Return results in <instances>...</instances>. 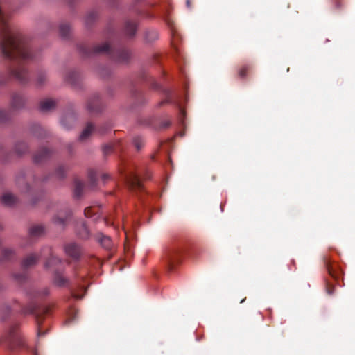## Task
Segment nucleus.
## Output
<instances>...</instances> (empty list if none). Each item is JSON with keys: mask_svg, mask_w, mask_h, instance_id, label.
Listing matches in <instances>:
<instances>
[{"mask_svg": "<svg viewBox=\"0 0 355 355\" xmlns=\"http://www.w3.org/2000/svg\"><path fill=\"white\" fill-rule=\"evenodd\" d=\"M44 230L42 226L36 225L31 227L30 233L33 236H39L43 232Z\"/></svg>", "mask_w": 355, "mask_h": 355, "instance_id": "7", "label": "nucleus"}, {"mask_svg": "<svg viewBox=\"0 0 355 355\" xmlns=\"http://www.w3.org/2000/svg\"><path fill=\"white\" fill-rule=\"evenodd\" d=\"M93 130H94L93 125L91 123L87 124L80 135V139L82 140L87 139L88 137V136L93 132Z\"/></svg>", "mask_w": 355, "mask_h": 355, "instance_id": "5", "label": "nucleus"}, {"mask_svg": "<svg viewBox=\"0 0 355 355\" xmlns=\"http://www.w3.org/2000/svg\"><path fill=\"white\" fill-rule=\"evenodd\" d=\"M0 47L5 57L13 60H26L30 50L23 38L8 24V16L0 8Z\"/></svg>", "mask_w": 355, "mask_h": 355, "instance_id": "1", "label": "nucleus"}, {"mask_svg": "<svg viewBox=\"0 0 355 355\" xmlns=\"http://www.w3.org/2000/svg\"><path fill=\"white\" fill-rule=\"evenodd\" d=\"M55 106V101L52 99H46L41 102L40 108L44 110H49Z\"/></svg>", "mask_w": 355, "mask_h": 355, "instance_id": "4", "label": "nucleus"}, {"mask_svg": "<svg viewBox=\"0 0 355 355\" xmlns=\"http://www.w3.org/2000/svg\"><path fill=\"white\" fill-rule=\"evenodd\" d=\"M99 242L105 248H109L111 247L112 242H111V239H110V237H107L105 236H102L99 239Z\"/></svg>", "mask_w": 355, "mask_h": 355, "instance_id": "6", "label": "nucleus"}, {"mask_svg": "<svg viewBox=\"0 0 355 355\" xmlns=\"http://www.w3.org/2000/svg\"><path fill=\"white\" fill-rule=\"evenodd\" d=\"M59 285L62 286V285H64V282H60L58 283Z\"/></svg>", "mask_w": 355, "mask_h": 355, "instance_id": "16", "label": "nucleus"}, {"mask_svg": "<svg viewBox=\"0 0 355 355\" xmlns=\"http://www.w3.org/2000/svg\"><path fill=\"white\" fill-rule=\"evenodd\" d=\"M65 252L69 256L73 258H77L80 253L79 248L74 243L67 245L65 247Z\"/></svg>", "mask_w": 355, "mask_h": 355, "instance_id": "2", "label": "nucleus"}, {"mask_svg": "<svg viewBox=\"0 0 355 355\" xmlns=\"http://www.w3.org/2000/svg\"><path fill=\"white\" fill-rule=\"evenodd\" d=\"M187 7H190V1L189 0H187Z\"/></svg>", "mask_w": 355, "mask_h": 355, "instance_id": "15", "label": "nucleus"}, {"mask_svg": "<svg viewBox=\"0 0 355 355\" xmlns=\"http://www.w3.org/2000/svg\"><path fill=\"white\" fill-rule=\"evenodd\" d=\"M73 297L76 299H81L83 295H79V294H76V293H73Z\"/></svg>", "mask_w": 355, "mask_h": 355, "instance_id": "13", "label": "nucleus"}, {"mask_svg": "<svg viewBox=\"0 0 355 355\" xmlns=\"http://www.w3.org/2000/svg\"><path fill=\"white\" fill-rule=\"evenodd\" d=\"M36 260H37V256L35 254H31L25 259L24 265L26 266H30V265L33 264V263H35L36 261Z\"/></svg>", "mask_w": 355, "mask_h": 355, "instance_id": "8", "label": "nucleus"}, {"mask_svg": "<svg viewBox=\"0 0 355 355\" xmlns=\"http://www.w3.org/2000/svg\"><path fill=\"white\" fill-rule=\"evenodd\" d=\"M110 45L107 43H105L101 46L98 47L97 51L99 52H106L109 51Z\"/></svg>", "mask_w": 355, "mask_h": 355, "instance_id": "10", "label": "nucleus"}, {"mask_svg": "<svg viewBox=\"0 0 355 355\" xmlns=\"http://www.w3.org/2000/svg\"><path fill=\"white\" fill-rule=\"evenodd\" d=\"M21 69H17L13 72V73L17 78L22 79L23 76L21 74Z\"/></svg>", "mask_w": 355, "mask_h": 355, "instance_id": "11", "label": "nucleus"}, {"mask_svg": "<svg viewBox=\"0 0 355 355\" xmlns=\"http://www.w3.org/2000/svg\"><path fill=\"white\" fill-rule=\"evenodd\" d=\"M92 210V208L90 207H88V208H86L85 209V215L87 216V217H90L91 216V214H90V211Z\"/></svg>", "mask_w": 355, "mask_h": 355, "instance_id": "12", "label": "nucleus"}, {"mask_svg": "<svg viewBox=\"0 0 355 355\" xmlns=\"http://www.w3.org/2000/svg\"><path fill=\"white\" fill-rule=\"evenodd\" d=\"M239 74L241 76H245V73H244V69H241L239 72Z\"/></svg>", "mask_w": 355, "mask_h": 355, "instance_id": "14", "label": "nucleus"}, {"mask_svg": "<svg viewBox=\"0 0 355 355\" xmlns=\"http://www.w3.org/2000/svg\"><path fill=\"white\" fill-rule=\"evenodd\" d=\"M128 182L132 187H137L139 185V180L136 175H134L131 179L128 180Z\"/></svg>", "mask_w": 355, "mask_h": 355, "instance_id": "9", "label": "nucleus"}, {"mask_svg": "<svg viewBox=\"0 0 355 355\" xmlns=\"http://www.w3.org/2000/svg\"><path fill=\"white\" fill-rule=\"evenodd\" d=\"M1 200L3 204L11 205L15 202V198L10 193H6L2 196Z\"/></svg>", "mask_w": 355, "mask_h": 355, "instance_id": "3", "label": "nucleus"}]
</instances>
